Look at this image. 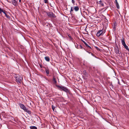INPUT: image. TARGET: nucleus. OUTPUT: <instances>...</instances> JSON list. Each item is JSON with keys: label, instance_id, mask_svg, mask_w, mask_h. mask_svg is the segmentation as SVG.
<instances>
[{"label": "nucleus", "instance_id": "f257e3e1", "mask_svg": "<svg viewBox=\"0 0 129 129\" xmlns=\"http://www.w3.org/2000/svg\"><path fill=\"white\" fill-rule=\"evenodd\" d=\"M56 86L59 90L61 91H63L66 92H69V90L66 87L59 85H56Z\"/></svg>", "mask_w": 129, "mask_h": 129}, {"label": "nucleus", "instance_id": "f03ea898", "mask_svg": "<svg viewBox=\"0 0 129 129\" xmlns=\"http://www.w3.org/2000/svg\"><path fill=\"white\" fill-rule=\"evenodd\" d=\"M47 15L50 18H55L56 16L53 13L51 12H49L47 13Z\"/></svg>", "mask_w": 129, "mask_h": 129}, {"label": "nucleus", "instance_id": "7ed1b4c3", "mask_svg": "<svg viewBox=\"0 0 129 129\" xmlns=\"http://www.w3.org/2000/svg\"><path fill=\"white\" fill-rule=\"evenodd\" d=\"M16 81L18 84H20L22 79V78L19 76H17L16 78Z\"/></svg>", "mask_w": 129, "mask_h": 129}, {"label": "nucleus", "instance_id": "20e7f679", "mask_svg": "<svg viewBox=\"0 0 129 129\" xmlns=\"http://www.w3.org/2000/svg\"><path fill=\"white\" fill-rule=\"evenodd\" d=\"M103 30H99L98 32L96 34V36L98 37H100L101 35L103 33H104L105 32V31Z\"/></svg>", "mask_w": 129, "mask_h": 129}, {"label": "nucleus", "instance_id": "39448f33", "mask_svg": "<svg viewBox=\"0 0 129 129\" xmlns=\"http://www.w3.org/2000/svg\"><path fill=\"white\" fill-rule=\"evenodd\" d=\"M12 3L13 5L15 6H16L17 5V1L15 0H11Z\"/></svg>", "mask_w": 129, "mask_h": 129}, {"label": "nucleus", "instance_id": "423d86ee", "mask_svg": "<svg viewBox=\"0 0 129 129\" xmlns=\"http://www.w3.org/2000/svg\"><path fill=\"white\" fill-rule=\"evenodd\" d=\"M19 106L24 111L26 109V107L24 106V105L22 104H19Z\"/></svg>", "mask_w": 129, "mask_h": 129}, {"label": "nucleus", "instance_id": "0eeeda50", "mask_svg": "<svg viewBox=\"0 0 129 129\" xmlns=\"http://www.w3.org/2000/svg\"><path fill=\"white\" fill-rule=\"evenodd\" d=\"M82 41L84 43V44L85 45V46L86 47H87L89 49H91V47L90 46H89L84 41Z\"/></svg>", "mask_w": 129, "mask_h": 129}, {"label": "nucleus", "instance_id": "6e6552de", "mask_svg": "<svg viewBox=\"0 0 129 129\" xmlns=\"http://www.w3.org/2000/svg\"><path fill=\"white\" fill-rule=\"evenodd\" d=\"M97 3L99 4H100L101 5V6H104V4L101 1H100L99 2H97Z\"/></svg>", "mask_w": 129, "mask_h": 129}, {"label": "nucleus", "instance_id": "1a4fd4ad", "mask_svg": "<svg viewBox=\"0 0 129 129\" xmlns=\"http://www.w3.org/2000/svg\"><path fill=\"white\" fill-rule=\"evenodd\" d=\"M6 12H7L5 11L3 12V13L5 14V16L8 19H10V16L9 15H7L6 13Z\"/></svg>", "mask_w": 129, "mask_h": 129}, {"label": "nucleus", "instance_id": "9d476101", "mask_svg": "<svg viewBox=\"0 0 129 129\" xmlns=\"http://www.w3.org/2000/svg\"><path fill=\"white\" fill-rule=\"evenodd\" d=\"M45 59L47 62H49L50 60V59L49 57L46 56L45 57Z\"/></svg>", "mask_w": 129, "mask_h": 129}, {"label": "nucleus", "instance_id": "9b49d317", "mask_svg": "<svg viewBox=\"0 0 129 129\" xmlns=\"http://www.w3.org/2000/svg\"><path fill=\"white\" fill-rule=\"evenodd\" d=\"M121 43L122 45L123 46L124 45H126L125 42V41H124V39L123 38L121 40Z\"/></svg>", "mask_w": 129, "mask_h": 129}, {"label": "nucleus", "instance_id": "f8f14e48", "mask_svg": "<svg viewBox=\"0 0 129 129\" xmlns=\"http://www.w3.org/2000/svg\"><path fill=\"white\" fill-rule=\"evenodd\" d=\"M115 52L117 55H119L120 54L119 53V50L118 48H117V49H116Z\"/></svg>", "mask_w": 129, "mask_h": 129}, {"label": "nucleus", "instance_id": "ddd939ff", "mask_svg": "<svg viewBox=\"0 0 129 129\" xmlns=\"http://www.w3.org/2000/svg\"><path fill=\"white\" fill-rule=\"evenodd\" d=\"M74 9L75 11H77L79 10V8L78 6L75 7L74 8Z\"/></svg>", "mask_w": 129, "mask_h": 129}, {"label": "nucleus", "instance_id": "4468645a", "mask_svg": "<svg viewBox=\"0 0 129 129\" xmlns=\"http://www.w3.org/2000/svg\"><path fill=\"white\" fill-rule=\"evenodd\" d=\"M24 111L27 112L29 114H31V112L30 111L28 110L26 108Z\"/></svg>", "mask_w": 129, "mask_h": 129}, {"label": "nucleus", "instance_id": "2eb2a0df", "mask_svg": "<svg viewBox=\"0 0 129 129\" xmlns=\"http://www.w3.org/2000/svg\"><path fill=\"white\" fill-rule=\"evenodd\" d=\"M123 46L128 51H129V49L128 48V46H127L126 44Z\"/></svg>", "mask_w": 129, "mask_h": 129}, {"label": "nucleus", "instance_id": "dca6fc26", "mask_svg": "<svg viewBox=\"0 0 129 129\" xmlns=\"http://www.w3.org/2000/svg\"><path fill=\"white\" fill-rule=\"evenodd\" d=\"M30 128V129H37V127L35 126H31Z\"/></svg>", "mask_w": 129, "mask_h": 129}, {"label": "nucleus", "instance_id": "f3484780", "mask_svg": "<svg viewBox=\"0 0 129 129\" xmlns=\"http://www.w3.org/2000/svg\"><path fill=\"white\" fill-rule=\"evenodd\" d=\"M79 47H78L77 46H76V47L78 49L79 48H81L82 49L83 48L80 45H78Z\"/></svg>", "mask_w": 129, "mask_h": 129}, {"label": "nucleus", "instance_id": "a211bd4d", "mask_svg": "<svg viewBox=\"0 0 129 129\" xmlns=\"http://www.w3.org/2000/svg\"><path fill=\"white\" fill-rule=\"evenodd\" d=\"M45 71L46 72V73L47 74H49V70L48 69H46L45 70Z\"/></svg>", "mask_w": 129, "mask_h": 129}, {"label": "nucleus", "instance_id": "6ab92c4d", "mask_svg": "<svg viewBox=\"0 0 129 129\" xmlns=\"http://www.w3.org/2000/svg\"><path fill=\"white\" fill-rule=\"evenodd\" d=\"M5 10H3V9H1L0 8V13L1 14L2 12L3 13V12L5 11Z\"/></svg>", "mask_w": 129, "mask_h": 129}, {"label": "nucleus", "instance_id": "aec40b11", "mask_svg": "<svg viewBox=\"0 0 129 129\" xmlns=\"http://www.w3.org/2000/svg\"><path fill=\"white\" fill-rule=\"evenodd\" d=\"M116 5L117 8L118 9H119V5L118 4V3H116Z\"/></svg>", "mask_w": 129, "mask_h": 129}, {"label": "nucleus", "instance_id": "412c9836", "mask_svg": "<svg viewBox=\"0 0 129 129\" xmlns=\"http://www.w3.org/2000/svg\"><path fill=\"white\" fill-rule=\"evenodd\" d=\"M53 81L55 83H56L57 82V81L55 79V78L54 77H53Z\"/></svg>", "mask_w": 129, "mask_h": 129}, {"label": "nucleus", "instance_id": "4be33fe9", "mask_svg": "<svg viewBox=\"0 0 129 129\" xmlns=\"http://www.w3.org/2000/svg\"><path fill=\"white\" fill-rule=\"evenodd\" d=\"M73 8L72 7H71V9L70 10V13L71 14L72 13V12L73 11L74 9H73Z\"/></svg>", "mask_w": 129, "mask_h": 129}, {"label": "nucleus", "instance_id": "5701e85b", "mask_svg": "<svg viewBox=\"0 0 129 129\" xmlns=\"http://www.w3.org/2000/svg\"><path fill=\"white\" fill-rule=\"evenodd\" d=\"M83 73L85 75H86L87 74V73L85 70H84L83 71Z\"/></svg>", "mask_w": 129, "mask_h": 129}, {"label": "nucleus", "instance_id": "b1692460", "mask_svg": "<svg viewBox=\"0 0 129 129\" xmlns=\"http://www.w3.org/2000/svg\"><path fill=\"white\" fill-rule=\"evenodd\" d=\"M44 2L45 3H48V0H44Z\"/></svg>", "mask_w": 129, "mask_h": 129}, {"label": "nucleus", "instance_id": "393cba45", "mask_svg": "<svg viewBox=\"0 0 129 129\" xmlns=\"http://www.w3.org/2000/svg\"><path fill=\"white\" fill-rule=\"evenodd\" d=\"M52 109L54 111V109L55 108V107L53 106H52Z\"/></svg>", "mask_w": 129, "mask_h": 129}, {"label": "nucleus", "instance_id": "a878e982", "mask_svg": "<svg viewBox=\"0 0 129 129\" xmlns=\"http://www.w3.org/2000/svg\"><path fill=\"white\" fill-rule=\"evenodd\" d=\"M72 3L74 5L75 3V1L74 0H72Z\"/></svg>", "mask_w": 129, "mask_h": 129}, {"label": "nucleus", "instance_id": "bb28decb", "mask_svg": "<svg viewBox=\"0 0 129 129\" xmlns=\"http://www.w3.org/2000/svg\"><path fill=\"white\" fill-rule=\"evenodd\" d=\"M68 37H69V38H71V36L70 35H68Z\"/></svg>", "mask_w": 129, "mask_h": 129}, {"label": "nucleus", "instance_id": "cd10ccee", "mask_svg": "<svg viewBox=\"0 0 129 129\" xmlns=\"http://www.w3.org/2000/svg\"><path fill=\"white\" fill-rule=\"evenodd\" d=\"M95 48L97 49H98V48L96 47H95Z\"/></svg>", "mask_w": 129, "mask_h": 129}, {"label": "nucleus", "instance_id": "c85d7f7f", "mask_svg": "<svg viewBox=\"0 0 129 129\" xmlns=\"http://www.w3.org/2000/svg\"><path fill=\"white\" fill-rule=\"evenodd\" d=\"M115 2L116 4V3H118L117 0H115Z\"/></svg>", "mask_w": 129, "mask_h": 129}, {"label": "nucleus", "instance_id": "c756f323", "mask_svg": "<svg viewBox=\"0 0 129 129\" xmlns=\"http://www.w3.org/2000/svg\"><path fill=\"white\" fill-rule=\"evenodd\" d=\"M118 84H120V82H119V81H118Z\"/></svg>", "mask_w": 129, "mask_h": 129}, {"label": "nucleus", "instance_id": "7c9ffc66", "mask_svg": "<svg viewBox=\"0 0 129 129\" xmlns=\"http://www.w3.org/2000/svg\"><path fill=\"white\" fill-rule=\"evenodd\" d=\"M21 0H19V2H21Z\"/></svg>", "mask_w": 129, "mask_h": 129}, {"label": "nucleus", "instance_id": "2f4dec72", "mask_svg": "<svg viewBox=\"0 0 129 129\" xmlns=\"http://www.w3.org/2000/svg\"><path fill=\"white\" fill-rule=\"evenodd\" d=\"M78 45H78L76 46H77L78 47H79V46H78Z\"/></svg>", "mask_w": 129, "mask_h": 129}]
</instances>
